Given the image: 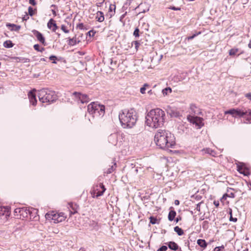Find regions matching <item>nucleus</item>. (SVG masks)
Listing matches in <instances>:
<instances>
[{
  "label": "nucleus",
  "instance_id": "f257e3e1",
  "mask_svg": "<svg viewBox=\"0 0 251 251\" xmlns=\"http://www.w3.org/2000/svg\"><path fill=\"white\" fill-rule=\"evenodd\" d=\"M165 113L162 109L156 108L151 109L146 116V124L153 128L162 126L164 123Z\"/></svg>",
  "mask_w": 251,
  "mask_h": 251
},
{
  "label": "nucleus",
  "instance_id": "f03ea898",
  "mask_svg": "<svg viewBox=\"0 0 251 251\" xmlns=\"http://www.w3.org/2000/svg\"><path fill=\"white\" fill-rule=\"evenodd\" d=\"M154 141L156 146L162 149L173 148L175 145L174 135L166 130H158L154 136Z\"/></svg>",
  "mask_w": 251,
  "mask_h": 251
},
{
  "label": "nucleus",
  "instance_id": "7ed1b4c3",
  "mask_svg": "<svg viewBox=\"0 0 251 251\" xmlns=\"http://www.w3.org/2000/svg\"><path fill=\"white\" fill-rule=\"evenodd\" d=\"M119 118L124 128H132L135 125L138 117L136 111L131 108L123 110L119 113Z\"/></svg>",
  "mask_w": 251,
  "mask_h": 251
},
{
  "label": "nucleus",
  "instance_id": "20e7f679",
  "mask_svg": "<svg viewBox=\"0 0 251 251\" xmlns=\"http://www.w3.org/2000/svg\"><path fill=\"white\" fill-rule=\"evenodd\" d=\"M39 100L42 103L52 102L57 99V96L54 91L49 89H42L38 91Z\"/></svg>",
  "mask_w": 251,
  "mask_h": 251
},
{
  "label": "nucleus",
  "instance_id": "39448f33",
  "mask_svg": "<svg viewBox=\"0 0 251 251\" xmlns=\"http://www.w3.org/2000/svg\"><path fill=\"white\" fill-rule=\"evenodd\" d=\"M88 113L93 117H102L105 113V106L96 102H91L87 106Z\"/></svg>",
  "mask_w": 251,
  "mask_h": 251
},
{
  "label": "nucleus",
  "instance_id": "423d86ee",
  "mask_svg": "<svg viewBox=\"0 0 251 251\" xmlns=\"http://www.w3.org/2000/svg\"><path fill=\"white\" fill-rule=\"evenodd\" d=\"M244 108H232L225 112V114H230L233 117H243L245 115Z\"/></svg>",
  "mask_w": 251,
  "mask_h": 251
},
{
  "label": "nucleus",
  "instance_id": "0eeeda50",
  "mask_svg": "<svg viewBox=\"0 0 251 251\" xmlns=\"http://www.w3.org/2000/svg\"><path fill=\"white\" fill-rule=\"evenodd\" d=\"M30 213V210L26 207L17 208L14 210L15 215L20 216V218H21L22 217H27Z\"/></svg>",
  "mask_w": 251,
  "mask_h": 251
},
{
  "label": "nucleus",
  "instance_id": "6e6552de",
  "mask_svg": "<svg viewBox=\"0 0 251 251\" xmlns=\"http://www.w3.org/2000/svg\"><path fill=\"white\" fill-rule=\"evenodd\" d=\"M105 190L106 189L102 184H100L99 186L97 185L92 192V194H93V197L98 198L99 196H102Z\"/></svg>",
  "mask_w": 251,
  "mask_h": 251
},
{
  "label": "nucleus",
  "instance_id": "1a4fd4ad",
  "mask_svg": "<svg viewBox=\"0 0 251 251\" xmlns=\"http://www.w3.org/2000/svg\"><path fill=\"white\" fill-rule=\"evenodd\" d=\"M73 95L78 101H80L82 103H86L90 101V99L86 94H82L79 92H75L73 93Z\"/></svg>",
  "mask_w": 251,
  "mask_h": 251
},
{
  "label": "nucleus",
  "instance_id": "9d476101",
  "mask_svg": "<svg viewBox=\"0 0 251 251\" xmlns=\"http://www.w3.org/2000/svg\"><path fill=\"white\" fill-rule=\"evenodd\" d=\"M190 121L192 123L198 126L199 128L201 127L204 125L203 119L199 117H193Z\"/></svg>",
  "mask_w": 251,
  "mask_h": 251
},
{
  "label": "nucleus",
  "instance_id": "9b49d317",
  "mask_svg": "<svg viewBox=\"0 0 251 251\" xmlns=\"http://www.w3.org/2000/svg\"><path fill=\"white\" fill-rule=\"evenodd\" d=\"M32 32L37 38L38 41H39L41 43H42L44 46L46 45L45 39L43 36V34L41 32L36 30H33L32 31Z\"/></svg>",
  "mask_w": 251,
  "mask_h": 251
},
{
  "label": "nucleus",
  "instance_id": "f8f14e48",
  "mask_svg": "<svg viewBox=\"0 0 251 251\" xmlns=\"http://www.w3.org/2000/svg\"><path fill=\"white\" fill-rule=\"evenodd\" d=\"M35 90H33L28 92V97L30 103L33 105H36L37 103V100L36 99Z\"/></svg>",
  "mask_w": 251,
  "mask_h": 251
},
{
  "label": "nucleus",
  "instance_id": "ddd939ff",
  "mask_svg": "<svg viewBox=\"0 0 251 251\" xmlns=\"http://www.w3.org/2000/svg\"><path fill=\"white\" fill-rule=\"evenodd\" d=\"M47 26L48 28L51 30L52 32H55L56 30L58 29V27L57 26L55 21L52 19H50L47 24Z\"/></svg>",
  "mask_w": 251,
  "mask_h": 251
},
{
  "label": "nucleus",
  "instance_id": "4468645a",
  "mask_svg": "<svg viewBox=\"0 0 251 251\" xmlns=\"http://www.w3.org/2000/svg\"><path fill=\"white\" fill-rule=\"evenodd\" d=\"M52 219L55 222L58 223L61 222L65 219V217L64 216L63 213H60L59 214H53L52 215Z\"/></svg>",
  "mask_w": 251,
  "mask_h": 251
},
{
  "label": "nucleus",
  "instance_id": "2eb2a0df",
  "mask_svg": "<svg viewBox=\"0 0 251 251\" xmlns=\"http://www.w3.org/2000/svg\"><path fill=\"white\" fill-rule=\"evenodd\" d=\"M167 114L170 115L171 117H178L180 116V113L177 110L172 109L171 107H168L167 110Z\"/></svg>",
  "mask_w": 251,
  "mask_h": 251
},
{
  "label": "nucleus",
  "instance_id": "dca6fc26",
  "mask_svg": "<svg viewBox=\"0 0 251 251\" xmlns=\"http://www.w3.org/2000/svg\"><path fill=\"white\" fill-rule=\"evenodd\" d=\"M108 141L111 144L116 145L118 143V135L116 133L110 135L108 137Z\"/></svg>",
  "mask_w": 251,
  "mask_h": 251
},
{
  "label": "nucleus",
  "instance_id": "f3484780",
  "mask_svg": "<svg viewBox=\"0 0 251 251\" xmlns=\"http://www.w3.org/2000/svg\"><path fill=\"white\" fill-rule=\"evenodd\" d=\"M6 27H8L11 31H18L21 28V26L14 24L7 23L6 25Z\"/></svg>",
  "mask_w": 251,
  "mask_h": 251
},
{
  "label": "nucleus",
  "instance_id": "a211bd4d",
  "mask_svg": "<svg viewBox=\"0 0 251 251\" xmlns=\"http://www.w3.org/2000/svg\"><path fill=\"white\" fill-rule=\"evenodd\" d=\"M89 225L93 230L96 231H98L100 227V226L98 223L94 220L90 221Z\"/></svg>",
  "mask_w": 251,
  "mask_h": 251
},
{
  "label": "nucleus",
  "instance_id": "6ab92c4d",
  "mask_svg": "<svg viewBox=\"0 0 251 251\" xmlns=\"http://www.w3.org/2000/svg\"><path fill=\"white\" fill-rule=\"evenodd\" d=\"M168 246V248L173 250V251H176L178 250V245L174 241H170L166 243Z\"/></svg>",
  "mask_w": 251,
  "mask_h": 251
},
{
  "label": "nucleus",
  "instance_id": "aec40b11",
  "mask_svg": "<svg viewBox=\"0 0 251 251\" xmlns=\"http://www.w3.org/2000/svg\"><path fill=\"white\" fill-rule=\"evenodd\" d=\"M245 117L249 123H251V109L244 108Z\"/></svg>",
  "mask_w": 251,
  "mask_h": 251
},
{
  "label": "nucleus",
  "instance_id": "412c9836",
  "mask_svg": "<svg viewBox=\"0 0 251 251\" xmlns=\"http://www.w3.org/2000/svg\"><path fill=\"white\" fill-rule=\"evenodd\" d=\"M4 215H9V209L8 207L0 205V216Z\"/></svg>",
  "mask_w": 251,
  "mask_h": 251
},
{
  "label": "nucleus",
  "instance_id": "4be33fe9",
  "mask_svg": "<svg viewBox=\"0 0 251 251\" xmlns=\"http://www.w3.org/2000/svg\"><path fill=\"white\" fill-rule=\"evenodd\" d=\"M14 59L16 62L27 63L30 61V59L29 58L23 57H15L14 58Z\"/></svg>",
  "mask_w": 251,
  "mask_h": 251
},
{
  "label": "nucleus",
  "instance_id": "5701e85b",
  "mask_svg": "<svg viewBox=\"0 0 251 251\" xmlns=\"http://www.w3.org/2000/svg\"><path fill=\"white\" fill-rule=\"evenodd\" d=\"M197 243L199 246L202 248L203 249H205L207 246V243L204 239H198L197 241Z\"/></svg>",
  "mask_w": 251,
  "mask_h": 251
},
{
  "label": "nucleus",
  "instance_id": "b1692460",
  "mask_svg": "<svg viewBox=\"0 0 251 251\" xmlns=\"http://www.w3.org/2000/svg\"><path fill=\"white\" fill-rule=\"evenodd\" d=\"M79 42V41L77 40L75 37H73V38H69L68 39V45L70 46H75L78 44Z\"/></svg>",
  "mask_w": 251,
  "mask_h": 251
},
{
  "label": "nucleus",
  "instance_id": "393cba45",
  "mask_svg": "<svg viewBox=\"0 0 251 251\" xmlns=\"http://www.w3.org/2000/svg\"><path fill=\"white\" fill-rule=\"evenodd\" d=\"M96 19L99 22H103L104 19L103 12L101 11H98L97 13Z\"/></svg>",
  "mask_w": 251,
  "mask_h": 251
},
{
  "label": "nucleus",
  "instance_id": "a878e982",
  "mask_svg": "<svg viewBox=\"0 0 251 251\" xmlns=\"http://www.w3.org/2000/svg\"><path fill=\"white\" fill-rule=\"evenodd\" d=\"M176 216V212L175 210H171L168 214V220L172 221L175 219Z\"/></svg>",
  "mask_w": 251,
  "mask_h": 251
},
{
  "label": "nucleus",
  "instance_id": "bb28decb",
  "mask_svg": "<svg viewBox=\"0 0 251 251\" xmlns=\"http://www.w3.org/2000/svg\"><path fill=\"white\" fill-rule=\"evenodd\" d=\"M70 207L72 208L73 211H71L72 214H74L77 212V209L78 206L76 204H74L73 203H69Z\"/></svg>",
  "mask_w": 251,
  "mask_h": 251
},
{
  "label": "nucleus",
  "instance_id": "cd10ccee",
  "mask_svg": "<svg viewBox=\"0 0 251 251\" xmlns=\"http://www.w3.org/2000/svg\"><path fill=\"white\" fill-rule=\"evenodd\" d=\"M201 151L203 154H208L214 156L213 153H214V151L209 148L203 149L201 150Z\"/></svg>",
  "mask_w": 251,
  "mask_h": 251
},
{
  "label": "nucleus",
  "instance_id": "c85d7f7f",
  "mask_svg": "<svg viewBox=\"0 0 251 251\" xmlns=\"http://www.w3.org/2000/svg\"><path fill=\"white\" fill-rule=\"evenodd\" d=\"M14 46V44L12 43V42L10 40H7L5 41L3 43V46L5 48H10L13 47Z\"/></svg>",
  "mask_w": 251,
  "mask_h": 251
},
{
  "label": "nucleus",
  "instance_id": "c756f323",
  "mask_svg": "<svg viewBox=\"0 0 251 251\" xmlns=\"http://www.w3.org/2000/svg\"><path fill=\"white\" fill-rule=\"evenodd\" d=\"M174 231L176 232L179 236H181L184 234L183 230L178 226L174 227Z\"/></svg>",
  "mask_w": 251,
  "mask_h": 251
},
{
  "label": "nucleus",
  "instance_id": "7c9ffc66",
  "mask_svg": "<svg viewBox=\"0 0 251 251\" xmlns=\"http://www.w3.org/2000/svg\"><path fill=\"white\" fill-rule=\"evenodd\" d=\"M163 95L165 96H167L168 94L171 93L172 92V89L170 87H167L162 91Z\"/></svg>",
  "mask_w": 251,
  "mask_h": 251
},
{
  "label": "nucleus",
  "instance_id": "2f4dec72",
  "mask_svg": "<svg viewBox=\"0 0 251 251\" xmlns=\"http://www.w3.org/2000/svg\"><path fill=\"white\" fill-rule=\"evenodd\" d=\"M33 48L35 50H36L38 51H40L41 52H42L45 50L44 48H43V47L40 48V46L38 44L34 45L33 46Z\"/></svg>",
  "mask_w": 251,
  "mask_h": 251
},
{
  "label": "nucleus",
  "instance_id": "473e14b6",
  "mask_svg": "<svg viewBox=\"0 0 251 251\" xmlns=\"http://www.w3.org/2000/svg\"><path fill=\"white\" fill-rule=\"evenodd\" d=\"M238 51V49H231L229 51V54L231 56L234 55Z\"/></svg>",
  "mask_w": 251,
  "mask_h": 251
},
{
  "label": "nucleus",
  "instance_id": "72a5a7b5",
  "mask_svg": "<svg viewBox=\"0 0 251 251\" xmlns=\"http://www.w3.org/2000/svg\"><path fill=\"white\" fill-rule=\"evenodd\" d=\"M149 85L148 84L145 83L143 87H142L140 88V92L143 94H145V91L146 90V87H149Z\"/></svg>",
  "mask_w": 251,
  "mask_h": 251
},
{
  "label": "nucleus",
  "instance_id": "f704fd0d",
  "mask_svg": "<svg viewBox=\"0 0 251 251\" xmlns=\"http://www.w3.org/2000/svg\"><path fill=\"white\" fill-rule=\"evenodd\" d=\"M150 223L154 225L157 223V219L154 217L151 216L150 217Z\"/></svg>",
  "mask_w": 251,
  "mask_h": 251
},
{
  "label": "nucleus",
  "instance_id": "c9c22d12",
  "mask_svg": "<svg viewBox=\"0 0 251 251\" xmlns=\"http://www.w3.org/2000/svg\"><path fill=\"white\" fill-rule=\"evenodd\" d=\"M49 59L52 61V63L53 64H56V60H57V57L55 55H51L50 56Z\"/></svg>",
  "mask_w": 251,
  "mask_h": 251
},
{
  "label": "nucleus",
  "instance_id": "e433bc0d",
  "mask_svg": "<svg viewBox=\"0 0 251 251\" xmlns=\"http://www.w3.org/2000/svg\"><path fill=\"white\" fill-rule=\"evenodd\" d=\"M238 171L241 174H244L245 176H247L248 175L247 171H242V168L241 167L238 166Z\"/></svg>",
  "mask_w": 251,
  "mask_h": 251
},
{
  "label": "nucleus",
  "instance_id": "4c0bfd02",
  "mask_svg": "<svg viewBox=\"0 0 251 251\" xmlns=\"http://www.w3.org/2000/svg\"><path fill=\"white\" fill-rule=\"evenodd\" d=\"M28 14L30 16H32L34 13V10L31 7V6H29L28 8Z\"/></svg>",
  "mask_w": 251,
  "mask_h": 251
},
{
  "label": "nucleus",
  "instance_id": "58836bf2",
  "mask_svg": "<svg viewBox=\"0 0 251 251\" xmlns=\"http://www.w3.org/2000/svg\"><path fill=\"white\" fill-rule=\"evenodd\" d=\"M61 29L63 32H64L66 33H68L69 32V30L67 28V27L64 25H61Z\"/></svg>",
  "mask_w": 251,
  "mask_h": 251
},
{
  "label": "nucleus",
  "instance_id": "ea45409f",
  "mask_svg": "<svg viewBox=\"0 0 251 251\" xmlns=\"http://www.w3.org/2000/svg\"><path fill=\"white\" fill-rule=\"evenodd\" d=\"M225 248V246L224 245H222L221 246L216 247L214 249V251H223L222 249Z\"/></svg>",
  "mask_w": 251,
  "mask_h": 251
},
{
  "label": "nucleus",
  "instance_id": "a19ab883",
  "mask_svg": "<svg viewBox=\"0 0 251 251\" xmlns=\"http://www.w3.org/2000/svg\"><path fill=\"white\" fill-rule=\"evenodd\" d=\"M139 29L138 28H136L133 32V35L137 37L139 36Z\"/></svg>",
  "mask_w": 251,
  "mask_h": 251
},
{
  "label": "nucleus",
  "instance_id": "79ce46f5",
  "mask_svg": "<svg viewBox=\"0 0 251 251\" xmlns=\"http://www.w3.org/2000/svg\"><path fill=\"white\" fill-rule=\"evenodd\" d=\"M168 249V247L166 246H162L159 248L157 251H166Z\"/></svg>",
  "mask_w": 251,
  "mask_h": 251
},
{
  "label": "nucleus",
  "instance_id": "37998d69",
  "mask_svg": "<svg viewBox=\"0 0 251 251\" xmlns=\"http://www.w3.org/2000/svg\"><path fill=\"white\" fill-rule=\"evenodd\" d=\"M133 44H134L135 46V49H136V50H138V49L139 48V46L140 45V43L138 41H133L132 43V45H133Z\"/></svg>",
  "mask_w": 251,
  "mask_h": 251
},
{
  "label": "nucleus",
  "instance_id": "c03bdc74",
  "mask_svg": "<svg viewBox=\"0 0 251 251\" xmlns=\"http://www.w3.org/2000/svg\"><path fill=\"white\" fill-rule=\"evenodd\" d=\"M202 203V202L201 201L197 204L196 209L197 211H198L199 212H200V211H201V204Z\"/></svg>",
  "mask_w": 251,
  "mask_h": 251
},
{
  "label": "nucleus",
  "instance_id": "a18cd8bd",
  "mask_svg": "<svg viewBox=\"0 0 251 251\" xmlns=\"http://www.w3.org/2000/svg\"><path fill=\"white\" fill-rule=\"evenodd\" d=\"M76 27L79 29H84V25L82 23H79L78 24L77 26H76Z\"/></svg>",
  "mask_w": 251,
  "mask_h": 251
},
{
  "label": "nucleus",
  "instance_id": "49530a36",
  "mask_svg": "<svg viewBox=\"0 0 251 251\" xmlns=\"http://www.w3.org/2000/svg\"><path fill=\"white\" fill-rule=\"evenodd\" d=\"M201 33L200 32L196 33V34H194V35H193L192 36H189L188 37V40H192L194 38H195L197 35L200 34Z\"/></svg>",
  "mask_w": 251,
  "mask_h": 251
},
{
  "label": "nucleus",
  "instance_id": "de8ad7c7",
  "mask_svg": "<svg viewBox=\"0 0 251 251\" xmlns=\"http://www.w3.org/2000/svg\"><path fill=\"white\" fill-rule=\"evenodd\" d=\"M169 9L173 10H175V11L180 10L181 9V8L180 7H176L175 6H170L169 7Z\"/></svg>",
  "mask_w": 251,
  "mask_h": 251
},
{
  "label": "nucleus",
  "instance_id": "09e8293b",
  "mask_svg": "<svg viewBox=\"0 0 251 251\" xmlns=\"http://www.w3.org/2000/svg\"><path fill=\"white\" fill-rule=\"evenodd\" d=\"M113 170H114L113 167V166H111L110 168H109V169L107 170V171H106V173L107 174H110V173H111L113 171Z\"/></svg>",
  "mask_w": 251,
  "mask_h": 251
},
{
  "label": "nucleus",
  "instance_id": "8fccbe9b",
  "mask_svg": "<svg viewBox=\"0 0 251 251\" xmlns=\"http://www.w3.org/2000/svg\"><path fill=\"white\" fill-rule=\"evenodd\" d=\"M245 96L248 100H251V93H248L246 94Z\"/></svg>",
  "mask_w": 251,
  "mask_h": 251
},
{
  "label": "nucleus",
  "instance_id": "3c124183",
  "mask_svg": "<svg viewBox=\"0 0 251 251\" xmlns=\"http://www.w3.org/2000/svg\"><path fill=\"white\" fill-rule=\"evenodd\" d=\"M29 3L34 6L37 3L35 0H29Z\"/></svg>",
  "mask_w": 251,
  "mask_h": 251
},
{
  "label": "nucleus",
  "instance_id": "603ef678",
  "mask_svg": "<svg viewBox=\"0 0 251 251\" xmlns=\"http://www.w3.org/2000/svg\"><path fill=\"white\" fill-rule=\"evenodd\" d=\"M230 214H231V212L230 213ZM229 220H230V221L236 222L237 221V219L236 218L232 217V215H231Z\"/></svg>",
  "mask_w": 251,
  "mask_h": 251
},
{
  "label": "nucleus",
  "instance_id": "864d4df0",
  "mask_svg": "<svg viewBox=\"0 0 251 251\" xmlns=\"http://www.w3.org/2000/svg\"><path fill=\"white\" fill-rule=\"evenodd\" d=\"M227 196L229 198H234L235 197V194L233 192L229 193L227 194Z\"/></svg>",
  "mask_w": 251,
  "mask_h": 251
},
{
  "label": "nucleus",
  "instance_id": "5fc2aeb1",
  "mask_svg": "<svg viewBox=\"0 0 251 251\" xmlns=\"http://www.w3.org/2000/svg\"><path fill=\"white\" fill-rule=\"evenodd\" d=\"M115 8H116L115 5H112V4H111L110 5V6H109V10L111 11H112L113 9L115 10Z\"/></svg>",
  "mask_w": 251,
  "mask_h": 251
},
{
  "label": "nucleus",
  "instance_id": "6e6d98bb",
  "mask_svg": "<svg viewBox=\"0 0 251 251\" xmlns=\"http://www.w3.org/2000/svg\"><path fill=\"white\" fill-rule=\"evenodd\" d=\"M213 203L215 205V206L217 207H218L219 205V201H214Z\"/></svg>",
  "mask_w": 251,
  "mask_h": 251
},
{
  "label": "nucleus",
  "instance_id": "4d7b16f0",
  "mask_svg": "<svg viewBox=\"0 0 251 251\" xmlns=\"http://www.w3.org/2000/svg\"><path fill=\"white\" fill-rule=\"evenodd\" d=\"M227 197H228L227 194H225L222 198L221 200H226Z\"/></svg>",
  "mask_w": 251,
  "mask_h": 251
},
{
  "label": "nucleus",
  "instance_id": "13d9d810",
  "mask_svg": "<svg viewBox=\"0 0 251 251\" xmlns=\"http://www.w3.org/2000/svg\"><path fill=\"white\" fill-rule=\"evenodd\" d=\"M55 9H55V8L53 9H51V12H52V14L53 15L54 17H55L57 15Z\"/></svg>",
  "mask_w": 251,
  "mask_h": 251
},
{
  "label": "nucleus",
  "instance_id": "bf43d9fd",
  "mask_svg": "<svg viewBox=\"0 0 251 251\" xmlns=\"http://www.w3.org/2000/svg\"><path fill=\"white\" fill-rule=\"evenodd\" d=\"M181 218L180 216H178L176 217V218L175 219V221L176 223H177L179 221L181 220Z\"/></svg>",
  "mask_w": 251,
  "mask_h": 251
},
{
  "label": "nucleus",
  "instance_id": "052dcab7",
  "mask_svg": "<svg viewBox=\"0 0 251 251\" xmlns=\"http://www.w3.org/2000/svg\"><path fill=\"white\" fill-rule=\"evenodd\" d=\"M104 0H103V1L101 2L97 3V6H100L102 5V4L103 3V2H104Z\"/></svg>",
  "mask_w": 251,
  "mask_h": 251
},
{
  "label": "nucleus",
  "instance_id": "680f3d73",
  "mask_svg": "<svg viewBox=\"0 0 251 251\" xmlns=\"http://www.w3.org/2000/svg\"><path fill=\"white\" fill-rule=\"evenodd\" d=\"M175 204L176 205H178V204H179V201H178V200H176V201H175Z\"/></svg>",
  "mask_w": 251,
  "mask_h": 251
},
{
  "label": "nucleus",
  "instance_id": "e2e57ef3",
  "mask_svg": "<svg viewBox=\"0 0 251 251\" xmlns=\"http://www.w3.org/2000/svg\"><path fill=\"white\" fill-rule=\"evenodd\" d=\"M51 7H53L54 8L56 9L57 10V6H56V5H55V4H52V5H51Z\"/></svg>",
  "mask_w": 251,
  "mask_h": 251
},
{
  "label": "nucleus",
  "instance_id": "0e129e2a",
  "mask_svg": "<svg viewBox=\"0 0 251 251\" xmlns=\"http://www.w3.org/2000/svg\"><path fill=\"white\" fill-rule=\"evenodd\" d=\"M148 94H150V95H151L152 94V91L151 90H150L148 91Z\"/></svg>",
  "mask_w": 251,
  "mask_h": 251
},
{
  "label": "nucleus",
  "instance_id": "69168bd1",
  "mask_svg": "<svg viewBox=\"0 0 251 251\" xmlns=\"http://www.w3.org/2000/svg\"><path fill=\"white\" fill-rule=\"evenodd\" d=\"M248 47H249L250 48H251V40H250V43H249V45H248Z\"/></svg>",
  "mask_w": 251,
  "mask_h": 251
},
{
  "label": "nucleus",
  "instance_id": "338daca9",
  "mask_svg": "<svg viewBox=\"0 0 251 251\" xmlns=\"http://www.w3.org/2000/svg\"><path fill=\"white\" fill-rule=\"evenodd\" d=\"M176 251H182V250H181V249L180 248H178V250H177Z\"/></svg>",
  "mask_w": 251,
  "mask_h": 251
},
{
  "label": "nucleus",
  "instance_id": "774afa93",
  "mask_svg": "<svg viewBox=\"0 0 251 251\" xmlns=\"http://www.w3.org/2000/svg\"><path fill=\"white\" fill-rule=\"evenodd\" d=\"M92 32V31L90 30L89 31L88 33L89 34V36H91V32Z\"/></svg>",
  "mask_w": 251,
  "mask_h": 251
}]
</instances>
